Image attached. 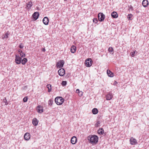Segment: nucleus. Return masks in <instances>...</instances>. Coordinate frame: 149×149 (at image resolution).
Wrapping results in <instances>:
<instances>
[{
	"label": "nucleus",
	"mask_w": 149,
	"mask_h": 149,
	"mask_svg": "<svg viewBox=\"0 0 149 149\" xmlns=\"http://www.w3.org/2000/svg\"><path fill=\"white\" fill-rule=\"evenodd\" d=\"M98 137L95 135L88 136V140L92 144L97 143L98 142Z\"/></svg>",
	"instance_id": "obj_1"
},
{
	"label": "nucleus",
	"mask_w": 149,
	"mask_h": 149,
	"mask_svg": "<svg viewBox=\"0 0 149 149\" xmlns=\"http://www.w3.org/2000/svg\"><path fill=\"white\" fill-rule=\"evenodd\" d=\"M64 100V99L61 97H57L55 99L56 103L58 105H61L63 102Z\"/></svg>",
	"instance_id": "obj_2"
},
{
	"label": "nucleus",
	"mask_w": 149,
	"mask_h": 149,
	"mask_svg": "<svg viewBox=\"0 0 149 149\" xmlns=\"http://www.w3.org/2000/svg\"><path fill=\"white\" fill-rule=\"evenodd\" d=\"M92 60L91 58L87 59L85 61V63L86 66L89 67L92 65Z\"/></svg>",
	"instance_id": "obj_3"
},
{
	"label": "nucleus",
	"mask_w": 149,
	"mask_h": 149,
	"mask_svg": "<svg viewBox=\"0 0 149 149\" xmlns=\"http://www.w3.org/2000/svg\"><path fill=\"white\" fill-rule=\"evenodd\" d=\"M98 17L99 21L102 22L105 19V15L102 13H100L98 15Z\"/></svg>",
	"instance_id": "obj_4"
},
{
	"label": "nucleus",
	"mask_w": 149,
	"mask_h": 149,
	"mask_svg": "<svg viewBox=\"0 0 149 149\" xmlns=\"http://www.w3.org/2000/svg\"><path fill=\"white\" fill-rule=\"evenodd\" d=\"M22 58L18 55H16L15 56V63L17 64H20L22 62Z\"/></svg>",
	"instance_id": "obj_5"
},
{
	"label": "nucleus",
	"mask_w": 149,
	"mask_h": 149,
	"mask_svg": "<svg viewBox=\"0 0 149 149\" xmlns=\"http://www.w3.org/2000/svg\"><path fill=\"white\" fill-rule=\"evenodd\" d=\"M130 144L132 145H134L138 144V142L133 137L130 138Z\"/></svg>",
	"instance_id": "obj_6"
},
{
	"label": "nucleus",
	"mask_w": 149,
	"mask_h": 149,
	"mask_svg": "<svg viewBox=\"0 0 149 149\" xmlns=\"http://www.w3.org/2000/svg\"><path fill=\"white\" fill-rule=\"evenodd\" d=\"M39 16V13L38 12L34 13L32 15L33 20L34 21L36 20L38 18Z\"/></svg>",
	"instance_id": "obj_7"
},
{
	"label": "nucleus",
	"mask_w": 149,
	"mask_h": 149,
	"mask_svg": "<svg viewBox=\"0 0 149 149\" xmlns=\"http://www.w3.org/2000/svg\"><path fill=\"white\" fill-rule=\"evenodd\" d=\"M58 73L60 76H63L65 74V70L63 68L59 69L58 71Z\"/></svg>",
	"instance_id": "obj_8"
},
{
	"label": "nucleus",
	"mask_w": 149,
	"mask_h": 149,
	"mask_svg": "<svg viewBox=\"0 0 149 149\" xmlns=\"http://www.w3.org/2000/svg\"><path fill=\"white\" fill-rule=\"evenodd\" d=\"M64 63V62L63 60H61L57 63L56 66L58 68H62L63 67Z\"/></svg>",
	"instance_id": "obj_9"
},
{
	"label": "nucleus",
	"mask_w": 149,
	"mask_h": 149,
	"mask_svg": "<svg viewBox=\"0 0 149 149\" xmlns=\"http://www.w3.org/2000/svg\"><path fill=\"white\" fill-rule=\"evenodd\" d=\"M106 100H111L113 97V95L110 92H109L106 95Z\"/></svg>",
	"instance_id": "obj_10"
},
{
	"label": "nucleus",
	"mask_w": 149,
	"mask_h": 149,
	"mask_svg": "<svg viewBox=\"0 0 149 149\" xmlns=\"http://www.w3.org/2000/svg\"><path fill=\"white\" fill-rule=\"evenodd\" d=\"M30 138V134L29 133H26L24 135V139L26 141L29 140Z\"/></svg>",
	"instance_id": "obj_11"
},
{
	"label": "nucleus",
	"mask_w": 149,
	"mask_h": 149,
	"mask_svg": "<svg viewBox=\"0 0 149 149\" xmlns=\"http://www.w3.org/2000/svg\"><path fill=\"white\" fill-rule=\"evenodd\" d=\"M42 22L45 25H47L49 22L48 18L46 17H44L42 20Z\"/></svg>",
	"instance_id": "obj_12"
},
{
	"label": "nucleus",
	"mask_w": 149,
	"mask_h": 149,
	"mask_svg": "<svg viewBox=\"0 0 149 149\" xmlns=\"http://www.w3.org/2000/svg\"><path fill=\"white\" fill-rule=\"evenodd\" d=\"M77 141V139L76 136H73L71 139V142L73 144H75Z\"/></svg>",
	"instance_id": "obj_13"
},
{
	"label": "nucleus",
	"mask_w": 149,
	"mask_h": 149,
	"mask_svg": "<svg viewBox=\"0 0 149 149\" xmlns=\"http://www.w3.org/2000/svg\"><path fill=\"white\" fill-rule=\"evenodd\" d=\"M9 35V33L8 32H6L4 35L2 36L1 38L3 40H6L8 37Z\"/></svg>",
	"instance_id": "obj_14"
},
{
	"label": "nucleus",
	"mask_w": 149,
	"mask_h": 149,
	"mask_svg": "<svg viewBox=\"0 0 149 149\" xmlns=\"http://www.w3.org/2000/svg\"><path fill=\"white\" fill-rule=\"evenodd\" d=\"M37 110L38 112L40 113H41L43 112V109L42 106H39L37 107Z\"/></svg>",
	"instance_id": "obj_15"
},
{
	"label": "nucleus",
	"mask_w": 149,
	"mask_h": 149,
	"mask_svg": "<svg viewBox=\"0 0 149 149\" xmlns=\"http://www.w3.org/2000/svg\"><path fill=\"white\" fill-rule=\"evenodd\" d=\"M143 7H146L148 6V0H143L142 3Z\"/></svg>",
	"instance_id": "obj_16"
},
{
	"label": "nucleus",
	"mask_w": 149,
	"mask_h": 149,
	"mask_svg": "<svg viewBox=\"0 0 149 149\" xmlns=\"http://www.w3.org/2000/svg\"><path fill=\"white\" fill-rule=\"evenodd\" d=\"M32 6V3L31 2H29L26 3V8L29 9H30L31 7Z\"/></svg>",
	"instance_id": "obj_17"
},
{
	"label": "nucleus",
	"mask_w": 149,
	"mask_h": 149,
	"mask_svg": "<svg viewBox=\"0 0 149 149\" xmlns=\"http://www.w3.org/2000/svg\"><path fill=\"white\" fill-rule=\"evenodd\" d=\"M111 16L113 18H116L118 17V15L116 12H113L111 14Z\"/></svg>",
	"instance_id": "obj_18"
},
{
	"label": "nucleus",
	"mask_w": 149,
	"mask_h": 149,
	"mask_svg": "<svg viewBox=\"0 0 149 149\" xmlns=\"http://www.w3.org/2000/svg\"><path fill=\"white\" fill-rule=\"evenodd\" d=\"M107 73L108 76L110 77H112L114 76V74L110 70H107Z\"/></svg>",
	"instance_id": "obj_19"
},
{
	"label": "nucleus",
	"mask_w": 149,
	"mask_h": 149,
	"mask_svg": "<svg viewBox=\"0 0 149 149\" xmlns=\"http://www.w3.org/2000/svg\"><path fill=\"white\" fill-rule=\"evenodd\" d=\"M76 47L74 46H72L71 48V52L72 53H74L76 51Z\"/></svg>",
	"instance_id": "obj_20"
},
{
	"label": "nucleus",
	"mask_w": 149,
	"mask_h": 149,
	"mask_svg": "<svg viewBox=\"0 0 149 149\" xmlns=\"http://www.w3.org/2000/svg\"><path fill=\"white\" fill-rule=\"evenodd\" d=\"M104 132V131L103 128H101L98 130V133L99 134H102Z\"/></svg>",
	"instance_id": "obj_21"
},
{
	"label": "nucleus",
	"mask_w": 149,
	"mask_h": 149,
	"mask_svg": "<svg viewBox=\"0 0 149 149\" xmlns=\"http://www.w3.org/2000/svg\"><path fill=\"white\" fill-rule=\"evenodd\" d=\"M92 113L94 114H96L98 113V110L97 108H94L92 109Z\"/></svg>",
	"instance_id": "obj_22"
},
{
	"label": "nucleus",
	"mask_w": 149,
	"mask_h": 149,
	"mask_svg": "<svg viewBox=\"0 0 149 149\" xmlns=\"http://www.w3.org/2000/svg\"><path fill=\"white\" fill-rule=\"evenodd\" d=\"M27 59L26 58H24L22 60V65H24L27 62Z\"/></svg>",
	"instance_id": "obj_23"
},
{
	"label": "nucleus",
	"mask_w": 149,
	"mask_h": 149,
	"mask_svg": "<svg viewBox=\"0 0 149 149\" xmlns=\"http://www.w3.org/2000/svg\"><path fill=\"white\" fill-rule=\"evenodd\" d=\"M51 85L50 84H47V87L48 88V91L49 92H50L51 91Z\"/></svg>",
	"instance_id": "obj_24"
},
{
	"label": "nucleus",
	"mask_w": 149,
	"mask_h": 149,
	"mask_svg": "<svg viewBox=\"0 0 149 149\" xmlns=\"http://www.w3.org/2000/svg\"><path fill=\"white\" fill-rule=\"evenodd\" d=\"M53 102V100L52 99H50L49 100L48 102L49 105L50 106H52Z\"/></svg>",
	"instance_id": "obj_25"
},
{
	"label": "nucleus",
	"mask_w": 149,
	"mask_h": 149,
	"mask_svg": "<svg viewBox=\"0 0 149 149\" xmlns=\"http://www.w3.org/2000/svg\"><path fill=\"white\" fill-rule=\"evenodd\" d=\"M67 84V82L66 81H62V82L61 83V84L62 86H65Z\"/></svg>",
	"instance_id": "obj_26"
},
{
	"label": "nucleus",
	"mask_w": 149,
	"mask_h": 149,
	"mask_svg": "<svg viewBox=\"0 0 149 149\" xmlns=\"http://www.w3.org/2000/svg\"><path fill=\"white\" fill-rule=\"evenodd\" d=\"M136 52V51H133L130 54L132 57H134V56Z\"/></svg>",
	"instance_id": "obj_27"
},
{
	"label": "nucleus",
	"mask_w": 149,
	"mask_h": 149,
	"mask_svg": "<svg viewBox=\"0 0 149 149\" xmlns=\"http://www.w3.org/2000/svg\"><path fill=\"white\" fill-rule=\"evenodd\" d=\"M113 51V48L111 47H110L108 49V51L109 52H111Z\"/></svg>",
	"instance_id": "obj_28"
},
{
	"label": "nucleus",
	"mask_w": 149,
	"mask_h": 149,
	"mask_svg": "<svg viewBox=\"0 0 149 149\" xmlns=\"http://www.w3.org/2000/svg\"><path fill=\"white\" fill-rule=\"evenodd\" d=\"M3 102L5 103L6 105H7L8 104V103L7 102V100L6 97L4 98V99L3 100Z\"/></svg>",
	"instance_id": "obj_29"
},
{
	"label": "nucleus",
	"mask_w": 149,
	"mask_h": 149,
	"mask_svg": "<svg viewBox=\"0 0 149 149\" xmlns=\"http://www.w3.org/2000/svg\"><path fill=\"white\" fill-rule=\"evenodd\" d=\"M19 54L22 57H24L25 56V54L24 53H23L22 52L20 53Z\"/></svg>",
	"instance_id": "obj_30"
},
{
	"label": "nucleus",
	"mask_w": 149,
	"mask_h": 149,
	"mask_svg": "<svg viewBox=\"0 0 149 149\" xmlns=\"http://www.w3.org/2000/svg\"><path fill=\"white\" fill-rule=\"evenodd\" d=\"M28 99L27 97H25L23 99V101L24 102H26L27 101Z\"/></svg>",
	"instance_id": "obj_31"
},
{
	"label": "nucleus",
	"mask_w": 149,
	"mask_h": 149,
	"mask_svg": "<svg viewBox=\"0 0 149 149\" xmlns=\"http://www.w3.org/2000/svg\"><path fill=\"white\" fill-rule=\"evenodd\" d=\"M32 123L34 126H36L38 124V122H32Z\"/></svg>",
	"instance_id": "obj_32"
},
{
	"label": "nucleus",
	"mask_w": 149,
	"mask_h": 149,
	"mask_svg": "<svg viewBox=\"0 0 149 149\" xmlns=\"http://www.w3.org/2000/svg\"><path fill=\"white\" fill-rule=\"evenodd\" d=\"M132 14H129L127 16V18L129 20L132 17Z\"/></svg>",
	"instance_id": "obj_33"
},
{
	"label": "nucleus",
	"mask_w": 149,
	"mask_h": 149,
	"mask_svg": "<svg viewBox=\"0 0 149 149\" xmlns=\"http://www.w3.org/2000/svg\"><path fill=\"white\" fill-rule=\"evenodd\" d=\"M93 21L95 23H97L98 22V20L96 18H94V19H93Z\"/></svg>",
	"instance_id": "obj_34"
},
{
	"label": "nucleus",
	"mask_w": 149,
	"mask_h": 149,
	"mask_svg": "<svg viewBox=\"0 0 149 149\" xmlns=\"http://www.w3.org/2000/svg\"><path fill=\"white\" fill-rule=\"evenodd\" d=\"M24 46L22 43H21L19 46V47L20 48L22 49L23 47Z\"/></svg>",
	"instance_id": "obj_35"
},
{
	"label": "nucleus",
	"mask_w": 149,
	"mask_h": 149,
	"mask_svg": "<svg viewBox=\"0 0 149 149\" xmlns=\"http://www.w3.org/2000/svg\"><path fill=\"white\" fill-rule=\"evenodd\" d=\"M100 122H97L95 124V126L96 127H98L99 126V124H100Z\"/></svg>",
	"instance_id": "obj_36"
},
{
	"label": "nucleus",
	"mask_w": 149,
	"mask_h": 149,
	"mask_svg": "<svg viewBox=\"0 0 149 149\" xmlns=\"http://www.w3.org/2000/svg\"><path fill=\"white\" fill-rule=\"evenodd\" d=\"M76 93H80V92L79 90V89H77L76 90Z\"/></svg>",
	"instance_id": "obj_37"
},
{
	"label": "nucleus",
	"mask_w": 149,
	"mask_h": 149,
	"mask_svg": "<svg viewBox=\"0 0 149 149\" xmlns=\"http://www.w3.org/2000/svg\"><path fill=\"white\" fill-rule=\"evenodd\" d=\"M18 52L19 53V54H20V53L22 52L21 50L19 49L18 50Z\"/></svg>",
	"instance_id": "obj_38"
},
{
	"label": "nucleus",
	"mask_w": 149,
	"mask_h": 149,
	"mask_svg": "<svg viewBox=\"0 0 149 149\" xmlns=\"http://www.w3.org/2000/svg\"><path fill=\"white\" fill-rule=\"evenodd\" d=\"M32 121H37V119L36 118H34L33 119Z\"/></svg>",
	"instance_id": "obj_39"
},
{
	"label": "nucleus",
	"mask_w": 149,
	"mask_h": 149,
	"mask_svg": "<svg viewBox=\"0 0 149 149\" xmlns=\"http://www.w3.org/2000/svg\"><path fill=\"white\" fill-rule=\"evenodd\" d=\"M42 51L43 52L45 51V48H43L42 49Z\"/></svg>",
	"instance_id": "obj_40"
},
{
	"label": "nucleus",
	"mask_w": 149,
	"mask_h": 149,
	"mask_svg": "<svg viewBox=\"0 0 149 149\" xmlns=\"http://www.w3.org/2000/svg\"><path fill=\"white\" fill-rule=\"evenodd\" d=\"M79 95H80L81 96L83 95V93L81 91L80 92V93H79Z\"/></svg>",
	"instance_id": "obj_41"
},
{
	"label": "nucleus",
	"mask_w": 149,
	"mask_h": 149,
	"mask_svg": "<svg viewBox=\"0 0 149 149\" xmlns=\"http://www.w3.org/2000/svg\"><path fill=\"white\" fill-rule=\"evenodd\" d=\"M64 0L65 1H67V0Z\"/></svg>",
	"instance_id": "obj_42"
}]
</instances>
